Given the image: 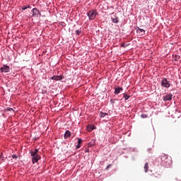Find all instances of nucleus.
Wrapping results in <instances>:
<instances>
[{
    "label": "nucleus",
    "instance_id": "f257e3e1",
    "mask_svg": "<svg viewBox=\"0 0 181 181\" xmlns=\"http://www.w3.org/2000/svg\"><path fill=\"white\" fill-rule=\"evenodd\" d=\"M38 152H39L38 149L31 150L30 151V155L32 156V162H33V163H36L39 160H40L41 157H40V156H39V154H37Z\"/></svg>",
    "mask_w": 181,
    "mask_h": 181
},
{
    "label": "nucleus",
    "instance_id": "f03ea898",
    "mask_svg": "<svg viewBox=\"0 0 181 181\" xmlns=\"http://www.w3.org/2000/svg\"><path fill=\"white\" fill-rule=\"evenodd\" d=\"M87 15L89 18L90 21H94L95 17L97 16L98 13L95 10H91L87 13Z\"/></svg>",
    "mask_w": 181,
    "mask_h": 181
},
{
    "label": "nucleus",
    "instance_id": "7ed1b4c3",
    "mask_svg": "<svg viewBox=\"0 0 181 181\" xmlns=\"http://www.w3.org/2000/svg\"><path fill=\"white\" fill-rule=\"evenodd\" d=\"M161 86L165 88H169L170 87V82L167 78H163L161 81Z\"/></svg>",
    "mask_w": 181,
    "mask_h": 181
},
{
    "label": "nucleus",
    "instance_id": "20e7f679",
    "mask_svg": "<svg viewBox=\"0 0 181 181\" xmlns=\"http://www.w3.org/2000/svg\"><path fill=\"white\" fill-rule=\"evenodd\" d=\"M33 11V16H35V18H39V16H42V13L40 11H39L37 8H34L32 10Z\"/></svg>",
    "mask_w": 181,
    "mask_h": 181
},
{
    "label": "nucleus",
    "instance_id": "39448f33",
    "mask_svg": "<svg viewBox=\"0 0 181 181\" xmlns=\"http://www.w3.org/2000/svg\"><path fill=\"white\" fill-rule=\"evenodd\" d=\"M10 70H11V67H9V66H7V65H3L0 68V71L1 73H9Z\"/></svg>",
    "mask_w": 181,
    "mask_h": 181
},
{
    "label": "nucleus",
    "instance_id": "423d86ee",
    "mask_svg": "<svg viewBox=\"0 0 181 181\" xmlns=\"http://www.w3.org/2000/svg\"><path fill=\"white\" fill-rule=\"evenodd\" d=\"M173 97V95L172 93H168L163 96V101H170Z\"/></svg>",
    "mask_w": 181,
    "mask_h": 181
},
{
    "label": "nucleus",
    "instance_id": "0eeeda50",
    "mask_svg": "<svg viewBox=\"0 0 181 181\" xmlns=\"http://www.w3.org/2000/svg\"><path fill=\"white\" fill-rule=\"evenodd\" d=\"M136 33L142 36V35H145V30H144L142 28H138L136 30Z\"/></svg>",
    "mask_w": 181,
    "mask_h": 181
},
{
    "label": "nucleus",
    "instance_id": "6e6552de",
    "mask_svg": "<svg viewBox=\"0 0 181 181\" xmlns=\"http://www.w3.org/2000/svg\"><path fill=\"white\" fill-rule=\"evenodd\" d=\"M62 78L60 76H54L52 77V80H55V81H59V80H62Z\"/></svg>",
    "mask_w": 181,
    "mask_h": 181
},
{
    "label": "nucleus",
    "instance_id": "1a4fd4ad",
    "mask_svg": "<svg viewBox=\"0 0 181 181\" xmlns=\"http://www.w3.org/2000/svg\"><path fill=\"white\" fill-rule=\"evenodd\" d=\"M122 88H115V94L117 95L118 94H119V93H121V91H122Z\"/></svg>",
    "mask_w": 181,
    "mask_h": 181
},
{
    "label": "nucleus",
    "instance_id": "9d476101",
    "mask_svg": "<svg viewBox=\"0 0 181 181\" xmlns=\"http://www.w3.org/2000/svg\"><path fill=\"white\" fill-rule=\"evenodd\" d=\"M81 144H83V139H78V144L76 146V149H79L81 147Z\"/></svg>",
    "mask_w": 181,
    "mask_h": 181
},
{
    "label": "nucleus",
    "instance_id": "9b49d317",
    "mask_svg": "<svg viewBox=\"0 0 181 181\" xmlns=\"http://www.w3.org/2000/svg\"><path fill=\"white\" fill-rule=\"evenodd\" d=\"M93 129H95V127L93 126V125H88L87 127V130L89 132H91V131H93Z\"/></svg>",
    "mask_w": 181,
    "mask_h": 181
},
{
    "label": "nucleus",
    "instance_id": "f8f14e48",
    "mask_svg": "<svg viewBox=\"0 0 181 181\" xmlns=\"http://www.w3.org/2000/svg\"><path fill=\"white\" fill-rule=\"evenodd\" d=\"M144 168V172L146 173L149 169V164H148V163H146Z\"/></svg>",
    "mask_w": 181,
    "mask_h": 181
},
{
    "label": "nucleus",
    "instance_id": "ddd939ff",
    "mask_svg": "<svg viewBox=\"0 0 181 181\" xmlns=\"http://www.w3.org/2000/svg\"><path fill=\"white\" fill-rule=\"evenodd\" d=\"M70 135H71V134L70 133V131H66L64 134L65 139H67V138H69Z\"/></svg>",
    "mask_w": 181,
    "mask_h": 181
},
{
    "label": "nucleus",
    "instance_id": "4468645a",
    "mask_svg": "<svg viewBox=\"0 0 181 181\" xmlns=\"http://www.w3.org/2000/svg\"><path fill=\"white\" fill-rule=\"evenodd\" d=\"M107 115H108L107 113H104V112H100V118H105V117H107Z\"/></svg>",
    "mask_w": 181,
    "mask_h": 181
},
{
    "label": "nucleus",
    "instance_id": "2eb2a0df",
    "mask_svg": "<svg viewBox=\"0 0 181 181\" xmlns=\"http://www.w3.org/2000/svg\"><path fill=\"white\" fill-rule=\"evenodd\" d=\"M95 145V140L93 139L88 144L89 146H94Z\"/></svg>",
    "mask_w": 181,
    "mask_h": 181
},
{
    "label": "nucleus",
    "instance_id": "dca6fc26",
    "mask_svg": "<svg viewBox=\"0 0 181 181\" xmlns=\"http://www.w3.org/2000/svg\"><path fill=\"white\" fill-rule=\"evenodd\" d=\"M166 159H168V156H166V155H165V154H163V155L161 156V160L165 161Z\"/></svg>",
    "mask_w": 181,
    "mask_h": 181
},
{
    "label": "nucleus",
    "instance_id": "f3484780",
    "mask_svg": "<svg viewBox=\"0 0 181 181\" xmlns=\"http://www.w3.org/2000/svg\"><path fill=\"white\" fill-rule=\"evenodd\" d=\"M30 8V6H23L22 7V9H23V11H26V9H28V8Z\"/></svg>",
    "mask_w": 181,
    "mask_h": 181
},
{
    "label": "nucleus",
    "instance_id": "a211bd4d",
    "mask_svg": "<svg viewBox=\"0 0 181 181\" xmlns=\"http://www.w3.org/2000/svg\"><path fill=\"white\" fill-rule=\"evenodd\" d=\"M113 23H118V18H112Z\"/></svg>",
    "mask_w": 181,
    "mask_h": 181
},
{
    "label": "nucleus",
    "instance_id": "6ab92c4d",
    "mask_svg": "<svg viewBox=\"0 0 181 181\" xmlns=\"http://www.w3.org/2000/svg\"><path fill=\"white\" fill-rule=\"evenodd\" d=\"M123 97H124V98L125 99V100L127 101V100H129V97H131V96L124 94Z\"/></svg>",
    "mask_w": 181,
    "mask_h": 181
},
{
    "label": "nucleus",
    "instance_id": "aec40b11",
    "mask_svg": "<svg viewBox=\"0 0 181 181\" xmlns=\"http://www.w3.org/2000/svg\"><path fill=\"white\" fill-rule=\"evenodd\" d=\"M141 118H148L147 115H141Z\"/></svg>",
    "mask_w": 181,
    "mask_h": 181
},
{
    "label": "nucleus",
    "instance_id": "412c9836",
    "mask_svg": "<svg viewBox=\"0 0 181 181\" xmlns=\"http://www.w3.org/2000/svg\"><path fill=\"white\" fill-rule=\"evenodd\" d=\"M81 32L80 30H76V35H80Z\"/></svg>",
    "mask_w": 181,
    "mask_h": 181
},
{
    "label": "nucleus",
    "instance_id": "4be33fe9",
    "mask_svg": "<svg viewBox=\"0 0 181 181\" xmlns=\"http://www.w3.org/2000/svg\"><path fill=\"white\" fill-rule=\"evenodd\" d=\"M12 158H13V159H17V158H18V156H16V155H13V156H12Z\"/></svg>",
    "mask_w": 181,
    "mask_h": 181
},
{
    "label": "nucleus",
    "instance_id": "5701e85b",
    "mask_svg": "<svg viewBox=\"0 0 181 181\" xmlns=\"http://www.w3.org/2000/svg\"><path fill=\"white\" fill-rule=\"evenodd\" d=\"M110 103H111L112 104H115V100H110Z\"/></svg>",
    "mask_w": 181,
    "mask_h": 181
},
{
    "label": "nucleus",
    "instance_id": "b1692460",
    "mask_svg": "<svg viewBox=\"0 0 181 181\" xmlns=\"http://www.w3.org/2000/svg\"><path fill=\"white\" fill-rule=\"evenodd\" d=\"M85 152H86V153H88V152H89L88 148H86V149L85 150Z\"/></svg>",
    "mask_w": 181,
    "mask_h": 181
},
{
    "label": "nucleus",
    "instance_id": "393cba45",
    "mask_svg": "<svg viewBox=\"0 0 181 181\" xmlns=\"http://www.w3.org/2000/svg\"><path fill=\"white\" fill-rule=\"evenodd\" d=\"M110 166H111V165H108L107 167V169H108V168H110Z\"/></svg>",
    "mask_w": 181,
    "mask_h": 181
},
{
    "label": "nucleus",
    "instance_id": "a878e982",
    "mask_svg": "<svg viewBox=\"0 0 181 181\" xmlns=\"http://www.w3.org/2000/svg\"><path fill=\"white\" fill-rule=\"evenodd\" d=\"M1 158H2V155H3V154L1 153Z\"/></svg>",
    "mask_w": 181,
    "mask_h": 181
}]
</instances>
